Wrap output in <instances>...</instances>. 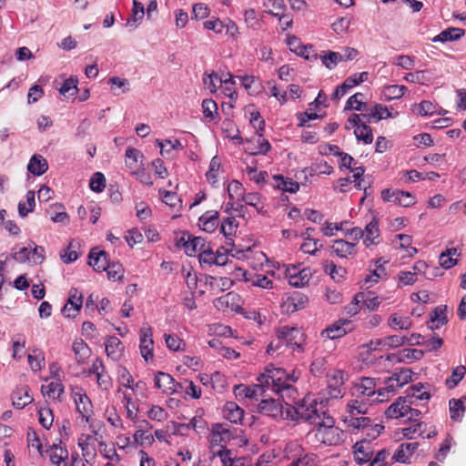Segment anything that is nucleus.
<instances>
[{
    "instance_id": "69168bd1",
    "label": "nucleus",
    "mask_w": 466,
    "mask_h": 466,
    "mask_svg": "<svg viewBox=\"0 0 466 466\" xmlns=\"http://www.w3.org/2000/svg\"><path fill=\"white\" fill-rule=\"evenodd\" d=\"M164 339L166 346L172 351H184L186 343L183 339L174 334H164Z\"/></svg>"
},
{
    "instance_id": "4c0bfd02",
    "label": "nucleus",
    "mask_w": 466,
    "mask_h": 466,
    "mask_svg": "<svg viewBox=\"0 0 466 466\" xmlns=\"http://www.w3.org/2000/svg\"><path fill=\"white\" fill-rule=\"evenodd\" d=\"M246 260L252 268L258 270L268 261V258L262 251L248 248Z\"/></svg>"
},
{
    "instance_id": "2f4dec72",
    "label": "nucleus",
    "mask_w": 466,
    "mask_h": 466,
    "mask_svg": "<svg viewBox=\"0 0 466 466\" xmlns=\"http://www.w3.org/2000/svg\"><path fill=\"white\" fill-rule=\"evenodd\" d=\"M50 461L56 466H66V460L68 459V451L62 441L54 443L48 450Z\"/></svg>"
},
{
    "instance_id": "58836bf2",
    "label": "nucleus",
    "mask_w": 466,
    "mask_h": 466,
    "mask_svg": "<svg viewBox=\"0 0 466 466\" xmlns=\"http://www.w3.org/2000/svg\"><path fill=\"white\" fill-rule=\"evenodd\" d=\"M465 405L463 398L451 399L449 400V415L453 422H461L464 417Z\"/></svg>"
},
{
    "instance_id": "f3484780",
    "label": "nucleus",
    "mask_w": 466,
    "mask_h": 466,
    "mask_svg": "<svg viewBox=\"0 0 466 466\" xmlns=\"http://www.w3.org/2000/svg\"><path fill=\"white\" fill-rule=\"evenodd\" d=\"M392 248L399 250L401 258H412L418 249L412 246V237L407 234H397L391 239Z\"/></svg>"
},
{
    "instance_id": "cd10ccee",
    "label": "nucleus",
    "mask_w": 466,
    "mask_h": 466,
    "mask_svg": "<svg viewBox=\"0 0 466 466\" xmlns=\"http://www.w3.org/2000/svg\"><path fill=\"white\" fill-rule=\"evenodd\" d=\"M96 438L92 434H82L78 438L77 444L82 451V455L86 462L96 456Z\"/></svg>"
},
{
    "instance_id": "72a5a7b5",
    "label": "nucleus",
    "mask_w": 466,
    "mask_h": 466,
    "mask_svg": "<svg viewBox=\"0 0 466 466\" xmlns=\"http://www.w3.org/2000/svg\"><path fill=\"white\" fill-rule=\"evenodd\" d=\"M222 414L224 419L230 421L231 423L237 424L242 420L244 410L237 403L233 401H228L223 407Z\"/></svg>"
},
{
    "instance_id": "a18cd8bd",
    "label": "nucleus",
    "mask_w": 466,
    "mask_h": 466,
    "mask_svg": "<svg viewBox=\"0 0 466 466\" xmlns=\"http://www.w3.org/2000/svg\"><path fill=\"white\" fill-rule=\"evenodd\" d=\"M117 376V392L129 390L134 383V379L129 370L123 366H119L116 370Z\"/></svg>"
},
{
    "instance_id": "49530a36",
    "label": "nucleus",
    "mask_w": 466,
    "mask_h": 466,
    "mask_svg": "<svg viewBox=\"0 0 466 466\" xmlns=\"http://www.w3.org/2000/svg\"><path fill=\"white\" fill-rule=\"evenodd\" d=\"M224 76L225 74L219 76L216 72H212L210 74L205 73L203 84L210 93H216L219 87H222Z\"/></svg>"
},
{
    "instance_id": "6ab92c4d",
    "label": "nucleus",
    "mask_w": 466,
    "mask_h": 466,
    "mask_svg": "<svg viewBox=\"0 0 466 466\" xmlns=\"http://www.w3.org/2000/svg\"><path fill=\"white\" fill-rule=\"evenodd\" d=\"M368 76V72H361L349 76L340 86L336 87L334 93L332 94V98L336 100L340 99L350 89L360 85V83L367 81Z\"/></svg>"
},
{
    "instance_id": "4d7b16f0",
    "label": "nucleus",
    "mask_w": 466,
    "mask_h": 466,
    "mask_svg": "<svg viewBox=\"0 0 466 466\" xmlns=\"http://www.w3.org/2000/svg\"><path fill=\"white\" fill-rule=\"evenodd\" d=\"M406 398L410 400H411V399L420 401L428 400L431 398V393L426 385L417 383L410 387V392Z\"/></svg>"
},
{
    "instance_id": "1a4fd4ad",
    "label": "nucleus",
    "mask_w": 466,
    "mask_h": 466,
    "mask_svg": "<svg viewBox=\"0 0 466 466\" xmlns=\"http://www.w3.org/2000/svg\"><path fill=\"white\" fill-rule=\"evenodd\" d=\"M413 401L406 397H399L385 410V416L388 419L411 420L420 414L418 410L410 407Z\"/></svg>"
},
{
    "instance_id": "f03ea898",
    "label": "nucleus",
    "mask_w": 466,
    "mask_h": 466,
    "mask_svg": "<svg viewBox=\"0 0 466 466\" xmlns=\"http://www.w3.org/2000/svg\"><path fill=\"white\" fill-rule=\"evenodd\" d=\"M412 372L409 369H402L384 380V386H380L375 379L362 377L353 386L352 395L357 398H366L370 402H383L397 390L411 380Z\"/></svg>"
},
{
    "instance_id": "680f3d73",
    "label": "nucleus",
    "mask_w": 466,
    "mask_h": 466,
    "mask_svg": "<svg viewBox=\"0 0 466 466\" xmlns=\"http://www.w3.org/2000/svg\"><path fill=\"white\" fill-rule=\"evenodd\" d=\"M406 91L405 86L390 85L384 86L382 94L386 100H393L400 98Z\"/></svg>"
},
{
    "instance_id": "c03bdc74",
    "label": "nucleus",
    "mask_w": 466,
    "mask_h": 466,
    "mask_svg": "<svg viewBox=\"0 0 466 466\" xmlns=\"http://www.w3.org/2000/svg\"><path fill=\"white\" fill-rule=\"evenodd\" d=\"M47 169V161L41 155H34L27 165V170L35 176H41Z\"/></svg>"
},
{
    "instance_id": "423d86ee",
    "label": "nucleus",
    "mask_w": 466,
    "mask_h": 466,
    "mask_svg": "<svg viewBox=\"0 0 466 466\" xmlns=\"http://www.w3.org/2000/svg\"><path fill=\"white\" fill-rule=\"evenodd\" d=\"M315 427L314 435L319 442L325 445H337L340 442L342 431L335 426V420L331 416L324 415Z\"/></svg>"
},
{
    "instance_id": "5fc2aeb1",
    "label": "nucleus",
    "mask_w": 466,
    "mask_h": 466,
    "mask_svg": "<svg viewBox=\"0 0 466 466\" xmlns=\"http://www.w3.org/2000/svg\"><path fill=\"white\" fill-rule=\"evenodd\" d=\"M275 187L284 192L295 193L299 188V184L282 176H274Z\"/></svg>"
},
{
    "instance_id": "b1692460",
    "label": "nucleus",
    "mask_w": 466,
    "mask_h": 466,
    "mask_svg": "<svg viewBox=\"0 0 466 466\" xmlns=\"http://www.w3.org/2000/svg\"><path fill=\"white\" fill-rule=\"evenodd\" d=\"M381 198L383 201L394 204H415L414 197L410 192L399 189H384Z\"/></svg>"
},
{
    "instance_id": "c756f323",
    "label": "nucleus",
    "mask_w": 466,
    "mask_h": 466,
    "mask_svg": "<svg viewBox=\"0 0 466 466\" xmlns=\"http://www.w3.org/2000/svg\"><path fill=\"white\" fill-rule=\"evenodd\" d=\"M154 381L155 386L163 393L173 394L177 391V383L168 373L158 371L155 376Z\"/></svg>"
},
{
    "instance_id": "79ce46f5",
    "label": "nucleus",
    "mask_w": 466,
    "mask_h": 466,
    "mask_svg": "<svg viewBox=\"0 0 466 466\" xmlns=\"http://www.w3.org/2000/svg\"><path fill=\"white\" fill-rule=\"evenodd\" d=\"M388 326L392 329L407 330L411 328L412 321L410 317L395 312L390 315Z\"/></svg>"
},
{
    "instance_id": "c85d7f7f",
    "label": "nucleus",
    "mask_w": 466,
    "mask_h": 466,
    "mask_svg": "<svg viewBox=\"0 0 466 466\" xmlns=\"http://www.w3.org/2000/svg\"><path fill=\"white\" fill-rule=\"evenodd\" d=\"M118 393L121 395V402L126 410L127 418L134 423L137 422L138 406L134 399L135 396L129 390Z\"/></svg>"
},
{
    "instance_id": "f704fd0d",
    "label": "nucleus",
    "mask_w": 466,
    "mask_h": 466,
    "mask_svg": "<svg viewBox=\"0 0 466 466\" xmlns=\"http://www.w3.org/2000/svg\"><path fill=\"white\" fill-rule=\"evenodd\" d=\"M418 448L417 442L402 443L392 456V461L400 463H408L413 452Z\"/></svg>"
},
{
    "instance_id": "9d476101",
    "label": "nucleus",
    "mask_w": 466,
    "mask_h": 466,
    "mask_svg": "<svg viewBox=\"0 0 466 466\" xmlns=\"http://www.w3.org/2000/svg\"><path fill=\"white\" fill-rule=\"evenodd\" d=\"M287 404L286 410H284L281 403L273 398H265L260 400V402L258 405V410L259 413L277 419V418H282V419H294V415L291 414V406L289 404Z\"/></svg>"
},
{
    "instance_id": "774afa93",
    "label": "nucleus",
    "mask_w": 466,
    "mask_h": 466,
    "mask_svg": "<svg viewBox=\"0 0 466 466\" xmlns=\"http://www.w3.org/2000/svg\"><path fill=\"white\" fill-rule=\"evenodd\" d=\"M181 272L188 289H190L193 292L198 287L197 273L189 265H184L182 267Z\"/></svg>"
},
{
    "instance_id": "c9c22d12",
    "label": "nucleus",
    "mask_w": 466,
    "mask_h": 466,
    "mask_svg": "<svg viewBox=\"0 0 466 466\" xmlns=\"http://www.w3.org/2000/svg\"><path fill=\"white\" fill-rule=\"evenodd\" d=\"M105 346L106 352L108 358L115 361L120 360L124 351V346L118 338L115 336L108 337L106 339Z\"/></svg>"
},
{
    "instance_id": "bb28decb",
    "label": "nucleus",
    "mask_w": 466,
    "mask_h": 466,
    "mask_svg": "<svg viewBox=\"0 0 466 466\" xmlns=\"http://www.w3.org/2000/svg\"><path fill=\"white\" fill-rule=\"evenodd\" d=\"M28 386L17 387L11 394L12 405L15 409H23L33 402L34 398Z\"/></svg>"
},
{
    "instance_id": "37998d69",
    "label": "nucleus",
    "mask_w": 466,
    "mask_h": 466,
    "mask_svg": "<svg viewBox=\"0 0 466 466\" xmlns=\"http://www.w3.org/2000/svg\"><path fill=\"white\" fill-rule=\"evenodd\" d=\"M77 214L82 220H88L95 224L101 215V208L100 206H79Z\"/></svg>"
},
{
    "instance_id": "0eeeda50",
    "label": "nucleus",
    "mask_w": 466,
    "mask_h": 466,
    "mask_svg": "<svg viewBox=\"0 0 466 466\" xmlns=\"http://www.w3.org/2000/svg\"><path fill=\"white\" fill-rule=\"evenodd\" d=\"M420 338V335H412L411 339H408L404 336L390 335L384 339H377L376 341L371 340L370 344L366 346V349L360 353V358L362 359L363 361H366L368 360L370 350H375L377 349L388 350L390 348H397L410 341L411 343L419 344Z\"/></svg>"
},
{
    "instance_id": "6e6d98bb",
    "label": "nucleus",
    "mask_w": 466,
    "mask_h": 466,
    "mask_svg": "<svg viewBox=\"0 0 466 466\" xmlns=\"http://www.w3.org/2000/svg\"><path fill=\"white\" fill-rule=\"evenodd\" d=\"M367 123L368 122L364 119L354 130V134L359 141H363L364 144L369 145L373 141V135L371 127L368 126Z\"/></svg>"
},
{
    "instance_id": "4be33fe9",
    "label": "nucleus",
    "mask_w": 466,
    "mask_h": 466,
    "mask_svg": "<svg viewBox=\"0 0 466 466\" xmlns=\"http://www.w3.org/2000/svg\"><path fill=\"white\" fill-rule=\"evenodd\" d=\"M374 451L370 441H357L353 446V455L356 463L359 465H363L369 462L372 456Z\"/></svg>"
},
{
    "instance_id": "412c9836",
    "label": "nucleus",
    "mask_w": 466,
    "mask_h": 466,
    "mask_svg": "<svg viewBox=\"0 0 466 466\" xmlns=\"http://www.w3.org/2000/svg\"><path fill=\"white\" fill-rule=\"evenodd\" d=\"M381 241L380 231L379 228V221L373 218L363 229V245L367 248L378 246Z\"/></svg>"
},
{
    "instance_id": "3c124183",
    "label": "nucleus",
    "mask_w": 466,
    "mask_h": 466,
    "mask_svg": "<svg viewBox=\"0 0 466 466\" xmlns=\"http://www.w3.org/2000/svg\"><path fill=\"white\" fill-rule=\"evenodd\" d=\"M238 227V224L234 218L228 217L222 221L220 232L228 239L227 245H231L232 237L236 234Z\"/></svg>"
},
{
    "instance_id": "6e6552de",
    "label": "nucleus",
    "mask_w": 466,
    "mask_h": 466,
    "mask_svg": "<svg viewBox=\"0 0 466 466\" xmlns=\"http://www.w3.org/2000/svg\"><path fill=\"white\" fill-rule=\"evenodd\" d=\"M279 338L283 339L285 347L297 352L305 350V334L298 327L281 326L276 329Z\"/></svg>"
},
{
    "instance_id": "7ed1b4c3",
    "label": "nucleus",
    "mask_w": 466,
    "mask_h": 466,
    "mask_svg": "<svg viewBox=\"0 0 466 466\" xmlns=\"http://www.w3.org/2000/svg\"><path fill=\"white\" fill-rule=\"evenodd\" d=\"M233 438V433L228 425L216 423L212 426L207 452L223 458L228 461L243 460L237 458L234 452L227 448V443Z\"/></svg>"
},
{
    "instance_id": "39448f33",
    "label": "nucleus",
    "mask_w": 466,
    "mask_h": 466,
    "mask_svg": "<svg viewBox=\"0 0 466 466\" xmlns=\"http://www.w3.org/2000/svg\"><path fill=\"white\" fill-rule=\"evenodd\" d=\"M291 414L294 415L293 420L301 419L313 424L321 420L324 415H328L324 410L323 400L319 401V399L311 394L305 396L295 407H291Z\"/></svg>"
},
{
    "instance_id": "f257e3e1",
    "label": "nucleus",
    "mask_w": 466,
    "mask_h": 466,
    "mask_svg": "<svg viewBox=\"0 0 466 466\" xmlns=\"http://www.w3.org/2000/svg\"><path fill=\"white\" fill-rule=\"evenodd\" d=\"M299 373L292 370L291 373L287 372L282 368H275L268 365L265 368L257 380L258 383L252 386L239 384L234 387V394L238 400L246 399H257L263 396L265 392L271 390L279 394L282 399H294L297 393L293 388V383L299 379Z\"/></svg>"
},
{
    "instance_id": "5701e85b",
    "label": "nucleus",
    "mask_w": 466,
    "mask_h": 466,
    "mask_svg": "<svg viewBox=\"0 0 466 466\" xmlns=\"http://www.w3.org/2000/svg\"><path fill=\"white\" fill-rule=\"evenodd\" d=\"M83 304V295L76 289H71L66 304L62 309L64 316L67 318H74L80 310Z\"/></svg>"
},
{
    "instance_id": "603ef678",
    "label": "nucleus",
    "mask_w": 466,
    "mask_h": 466,
    "mask_svg": "<svg viewBox=\"0 0 466 466\" xmlns=\"http://www.w3.org/2000/svg\"><path fill=\"white\" fill-rule=\"evenodd\" d=\"M28 364L33 371H39L45 364V356L41 350L33 349L27 355Z\"/></svg>"
},
{
    "instance_id": "aec40b11",
    "label": "nucleus",
    "mask_w": 466,
    "mask_h": 466,
    "mask_svg": "<svg viewBox=\"0 0 466 466\" xmlns=\"http://www.w3.org/2000/svg\"><path fill=\"white\" fill-rule=\"evenodd\" d=\"M387 263L388 260H385L383 258H379L370 262V273L368 274L364 279L365 283L369 284V287H372L373 285L377 284L380 279L386 278L387 270L385 268V264Z\"/></svg>"
},
{
    "instance_id": "864d4df0",
    "label": "nucleus",
    "mask_w": 466,
    "mask_h": 466,
    "mask_svg": "<svg viewBox=\"0 0 466 466\" xmlns=\"http://www.w3.org/2000/svg\"><path fill=\"white\" fill-rule=\"evenodd\" d=\"M143 154L137 148L128 147L126 150V166L131 172L137 170L139 161H142Z\"/></svg>"
},
{
    "instance_id": "dca6fc26",
    "label": "nucleus",
    "mask_w": 466,
    "mask_h": 466,
    "mask_svg": "<svg viewBox=\"0 0 466 466\" xmlns=\"http://www.w3.org/2000/svg\"><path fill=\"white\" fill-rule=\"evenodd\" d=\"M348 380L346 373L341 370H331L327 374L329 395L332 399H338L342 395V388Z\"/></svg>"
},
{
    "instance_id": "a878e982",
    "label": "nucleus",
    "mask_w": 466,
    "mask_h": 466,
    "mask_svg": "<svg viewBox=\"0 0 466 466\" xmlns=\"http://www.w3.org/2000/svg\"><path fill=\"white\" fill-rule=\"evenodd\" d=\"M398 116V112L392 114L389 108L381 104H376L372 108L369 107V111L362 113L364 119L370 123L372 121L378 122L382 119L393 118Z\"/></svg>"
},
{
    "instance_id": "7c9ffc66",
    "label": "nucleus",
    "mask_w": 466,
    "mask_h": 466,
    "mask_svg": "<svg viewBox=\"0 0 466 466\" xmlns=\"http://www.w3.org/2000/svg\"><path fill=\"white\" fill-rule=\"evenodd\" d=\"M331 250L336 256L341 258H348L356 254V243L344 239H336L331 245Z\"/></svg>"
},
{
    "instance_id": "052dcab7",
    "label": "nucleus",
    "mask_w": 466,
    "mask_h": 466,
    "mask_svg": "<svg viewBox=\"0 0 466 466\" xmlns=\"http://www.w3.org/2000/svg\"><path fill=\"white\" fill-rule=\"evenodd\" d=\"M362 93H356L351 96L345 106V110H356V111H364L365 113L369 111V106L366 103L361 101L363 97Z\"/></svg>"
},
{
    "instance_id": "a19ab883",
    "label": "nucleus",
    "mask_w": 466,
    "mask_h": 466,
    "mask_svg": "<svg viewBox=\"0 0 466 466\" xmlns=\"http://www.w3.org/2000/svg\"><path fill=\"white\" fill-rule=\"evenodd\" d=\"M72 350L78 364L85 363L91 355L89 347L82 339H77L73 342Z\"/></svg>"
},
{
    "instance_id": "e2e57ef3",
    "label": "nucleus",
    "mask_w": 466,
    "mask_h": 466,
    "mask_svg": "<svg viewBox=\"0 0 466 466\" xmlns=\"http://www.w3.org/2000/svg\"><path fill=\"white\" fill-rule=\"evenodd\" d=\"M146 414L150 420L157 422H164L168 418V412L159 405H151Z\"/></svg>"
},
{
    "instance_id": "8fccbe9b",
    "label": "nucleus",
    "mask_w": 466,
    "mask_h": 466,
    "mask_svg": "<svg viewBox=\"0 0 466 466\" xmlns=\"http://www.w3.org/2000/svg\"><path fill=\"white\" fill-rule=\"evenodd\" d=\"M324 271L325 273L329 274L333 280L336 282H341L344 280L347 270L345 268L341 266H337L332 261H326L324 264Z\"/></svg>"
},
{
    "instance_id": "13d9d810",
    "label": "nucleus",
    "mask_w": 466,
    "mask_h": 466,
    "mask_svg": "<svg viewBox=\"0 0 466 466\" xmlns=\"http://www.w3.org/2000/svg\"><path fill=\"white\" fill-rule=\"evenodd\" d=\"M466 374V368L462 365L454 368L451 375L445 380V385L451 390L458 386Z\"/></svg>"
},
{
    "instance_id": "338daca9",
    "label": "nucleus",
    "mask_w": 466,
    "mask_h": 466,
    "mask_svg": "<svg viewBox=\"0 0 466 466\" xmlns=\"http://www.w3.org/2000/svg\"><path fill=\"white\" fill-rule=\"evenodd\" d=\"M228 192L231 200L230 204H237L243 199L244 189L242 185L238 181H232L228 184Z\"/></svg>"
},
{
    "instance_id": "bf43d9fd",
    "label": "nucleus",
    "mask_w": 466,
    "mask_h": 466,
    "mask_svg": "<svg viewBox=\"0 0 466 466\" xmlns=\"http://www.w3.org/2000/svg\"><path fill=\"white\" fill-rule=\"evenodd\" d=\"M423 356V352L420 350L406 348L400 350L396 358L400 362H411L413 360H420Z\"/></svg>"
},
{
    "instance_id": "ddd939ff",
    "label": "nucleus",
    "mask_w": 466,
    "mask_h": 466,
    "mask_svg": "<svg viewBox=\"0 0 466 466\" xmlns=\"http://www.w3.org/2000/svg\"><path fill=\"white\" fill-rule=\"evenodd\" d=\"M285 276L290 286L302 288L309 282L312 274L309 268L289 265L286 267Z\"/></svg>"
},
{
    "instance_id": "de8ad7c7",
    "label": "nucleus",
    "mask_w": 466,
    "mask_h": 466,
    "mask_svg": "<svg viewBox=\"0 0 466 466\" xmlns=\"http://www.w3.org/2000/svg\"><path fill=\"white\" fill-rule=\"evenodd\" d=\"M44 395L47 396L51 400H57L64 392V385L59 380H51L46 385L41 387Z\"/></svg>"
},
{
    "instance_id": "473e14b6",
    "label": "nucleus",
    "mask_w": 466,
    "mask_h": 466,
    "mask_svg": "<svg viewBox=\"0 0 466 466\" xmlns=\"http://www.w3.org/2000/svg\"><path fill=\"white\" fill-rule=\"evenodd\" d=\"M139 429L136 430L132 439L135 444L139 446L151 445L154 442V436L147 431H144L142 427L152 428V425L147 420H143L139 425Z\"/></svg>"
},
{
    "instance_id": "4468645a",
    "label": "nucleus",
    "mask_w": 466,
    "mask_h": 466,
    "mask_svg": "<svg viewBox=\"0 0 466 466\" xmlns=\"http://www.w3.org/2000/svg\"><path fill=\"white\" fill-rule=\"evenodd\" d=\"M355 329L356 326L352 320L348 319H339L328 326L321 332V335L329 339H336L352 332Z\"/></svg>"
},
{
    "instance_id": "09e8293b",
    "label": "nucleus",
    "mask_w": 466,
    "mask_h": 466,
    "mask_svg": "<svg viewBox=\"0 0 466 466\" xmlns=\"http://www.w3.org/2000/svg\"><path fill=\"white\" fill-rule=\"evenodd\" d=\"M107 263L106 252L96 250L90 252L88 264L96 271H104L106 268Z\"/></svg>"
},
{
    "instance_id": "20e7f679",
    "label": "nucleus",
    "mask_w": 466,
    "mask_h": 466,
    "mask_svg": "<svg viewBox=\"0 0 466 466\" xmlns=\"http://www.w3.org/2000/svg\"><path fill=\"white\" fill-rule=\"evenodd\" d=\"M370 401L357 398L350 400L346 406L343 421L353 430L367 429L371 423L370 418L364 415L368 412Z\"/></svg>"
},
{
    "instance_id": "2eb2a0df",
    "label": "nucleus",
    "mask_w": 466,
    "mask_h": 466,
    "mask_svg": "<svg viewBox=\"0 0 466 466\" xmlns=\"http://www.w3.org/2000/svg\"><path fill=\"white\" fill-rule=\"evenodd\" d=\"M177 246L183 248L185 253L189 256H199L202 250H205L207 246L206 240L201 237H191L189 234L184 233L177 240Z\"/></svg>"
},
{
    "instance_id": "393cba45",
    "label": "nucleus",
    "mask_w": 466,
    "mask_h": 466,
    "mask_svg": "<svg viewBox=\"0 0 466 466\" xmlns=\"http://www.w3.org/2000/svg\"><path fill=\"white\" fill-rule=\"evenodd\" d=\"M271 148L269 142L263 138L262 133H258L252 140H247L245 151L252 156L265 155Z\"/></svg>"
},
{
    "instance_id": "ea45409f",
    "label": "nucleus",
    "mask_w": 466,
    "mask_h": 466,
    "mask_svg": "<svg viewBox=\"0 0 466 466\" xmlns=\"http://www.w3.org/2000/svg\"><path fill=\"white\" fill-rule=\"evenodd\" d=\"M465 34L464 29L459 27H449L435 35L431 41L433 43H445L461 39Z\"/></svg>"
},
{
    "instance_id": "0e129e2a",
    "label": "nucleus",
    "mask_w": 466,
    "mask_h": 466,
    "mask_svg": "<svg viewBox=\"0 0 466 466\" xmlns=\"http://www.w3.org/2000/svg\"><path fill=\"white\" fill-rule=\"evenodd\" d=\"M286 42L291 52L307 59L309 58L307 46H303L298 37L295 35H288Z\"/></svg>"
},
{
    "instance_id": "f8f14e48",
    "label": "nucleus",
    "mask_w": 466,
    "mask_h": 466,
    "mask_svg": "<svg viewBox=\"0 0 466 466\" xmlns=\"http://www.w3.org/2000/svg\"><path fill=\"white\" fill-rule=\"evenodd\" d=\"M139 336V352L146 362L152 361L154 359V339L153 329L147 323L142 325L138 331Z\"/></svg>"
},
{
    "instance_id": "e433bc0d",
    "label": "nucleus",
    "mask_w": 466,
    "mask_h": 466,
    "mask_svg": "<svg viewBox=\"0 0 466 466\" xmlns=\"http://www.w3.org/2000/svg\"><path fill=\"white\" fill-rule=\"evenodd\" d=\"M218 223V214L216 211H208L198 218V227L208 233L214 232Z\"/></svg>"
},
{
    "instance_id": "a211bd4d",
    "label": "nucleus",
    "mask_w": 466,
    "mask_h": 466,
    "mask_svg": "<svg viewBox=\"0 0 466 466\" xmlns=\"http://www.w3.org/2000/svg\"><path fill=\"white\" fill-rule=\"evenodd\" d=\"M193 466H246L244 460L228 461L221 457L204 452L202 457L193 463Z\"/></svg>"
},
{
    "instance_id": "9b49d317",
    "label": "nucleus",
    "mask_w": 466,
    "mask_h": 466,
    "mask_svg": "<svg viewBox=\"0 0 466 466\" xmlns=\"http://www.w3.org/2000/svg\"><path fill=\"white\" fill-rule=\"evenodd\" d=\"M71 398L74 400L76 412L86 421H89L93 414V404L86 391L80 386L71 388Z\"/></svg>"
}]
</instances>
